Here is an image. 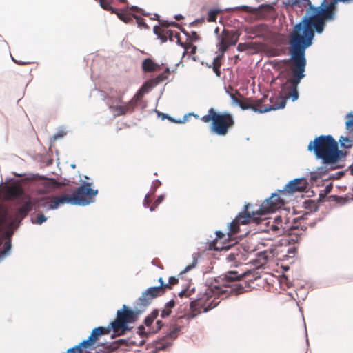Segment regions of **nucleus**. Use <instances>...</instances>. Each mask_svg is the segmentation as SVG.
I'll return each instance as SVG.
<instances>
[{
    "mask_svg": "<svg viewBox=\"0 0 353 353\" xmlns=\"http://www.w3.org/2000/svg\"><path fill=\"white\" fill-rule=\"evenodd\" d=\"M189 37L192 41H196L199 39V36L196 32H192Z\"/></svg>",
    "mask_w": 353,
    "mask_h": 353,
    "instance_id": "nucleus-47",
    "label": "nucleus"
},
{
    "mask_svg": "<svg viewBox=\"0 0 353 353\" xmlns=\"http://www.w3.org/2000/svg\"><path fill=\"white\" fill-rule=\"evenodd\" d=\"M338 174V179L340 178L341 176H343L344 174V173L343 172H338L337 173Z\"/></svg>",
    "mask_w": 353,
    "mask_h": 353,
    "instance_id": "nucleus-59",
    "label": "nucleus"
},
{
    "mask_svg": "<svg viewBox=\"0 0 353 353\" xmlns=\"http://www.w3.org/2000/svg\"><path fill=\"white\" fill-rule=\"evenodd\" d=\"M125 93V91H120L118 94V95L115 97V100L120 103H123L121 105H110L109 106V108L112 110V112L114 113V117H117L120 116H123L127 114L128 113H131L134 110L130 106L131 105L129 104L128 102H123V98Z\"/></svg>",
    "mask_w": 353,
    "mask_h": 353,
    "instance_id": "nucleus-16",
    "label": "nucleus"
},
{
    "mask_svg": "<svg viewBox=\"0 0 353 353\" xmlns=\"http://www.w3.org/2000/svg\"><path fill=\"white\" fill-rule=\"evenodd\" d=\"M217 241H213L212 242L209 243L208 249L210 250H221L223 249V247H217Z\"/></svg>",
    "mask_w": 353,
    "mask_h": 353,
    "instance_id": "nucleus-41",
    "label": "nucleus"
},
{
    "mask_svg": "<svg viewBox=\"0 0 353 353\" xmlns=\"http://www.w3.org/2000/svg\"><path fill=\"white\" fill-rule=\"evenodd\" d=\"M201 120L203 123L211 121L210 129L218 136L224 137L234 126L235 121L233 115L228 112H220L213 108L208 110V114L203 115Z\"/></svg>",
    "mask_w": 353,
    "mask_h": 353,
    "instance_id": "nucleus-5",
    "label": "nucleus"
},
{
    "mask_svg": "<svg viewBox=\"0 0 353 353\" xmlns=\"http://www.w3.org/2000/svg\"><path fill=\"white\" fill-rule=\"evenodd\" d=\"M133 17H134V19H136V23H137L139 27L148 28V26L145 23L143 18L137 16L135 14H133Z\"/></svg>",
    "mask_w": 353,
    "mask_h": 353,
    "instance_id": "nucleus-40",
    "label": "nucleus"
},
{
    "mask_svg": "<svg viewBox=\"0 0 353 353\" xmlns=\"http://www.w3.org/2000/svg\"><path fill=\"white\" fill-rule=\"evenodd\" d=\"M266 225L268 232L277 236L289 234L294 228L286 214L277 216L273 220L268 221Z\"/></svg>",
    "mask_w": 353,
    "mask_h": 353,
    "instance_id": "nucleus-9",
    "label": "nucleus"
},
{
    "mask_svg": "<svg viewBox=\"0 0 353 353\" xmlns=\"http://www.w3.org/2000/svg\"><path fill=\"white\" fill-rule=\"evenodd\" d=\"M71 194H62L55 196L50 202L44 199H41L38 202L23 201V218L32 210H39L41 208L48 209L57 208L60 205L64 203H70L77 205H86L94 201V196L98 194L97 190L92 188L91 183H83L80 187L76 190L71 191ZM25 196H23V201Z\"/></svg>",
    "mask_w": 353,
    "mask_h": 353,
    "instance_id": "nucleus-3",
    "label": "nucleus"
},
{
    "mask_svg": "<svg viewBox=\"0 0 353 353\" xmlns=\"http://www.w3.org/2000/svg\"><path fill=\"white\" fill-rule=\"evenodd\" d=\"M284 205V201L276 194H272V196L265 200L259 206V213L264 215L281 208Z\"/></svg>",
    "mask_w": 353,
    "mask_h": 353,
    "instance_id": "nucleus-14",
    "label": "nucleus"
},
{
    "mask_svg": "<svg viewBox=\"0 0 353 353\" xmlns=\"http://www.w3.org/2000/svg\"><path fill=\"white\" fill-rule=\"evenodd\" d=\"M248 252L241 245H236L230 248L226 260L235 267L242 264L247 260Z\"/></svg>",
    "mask_w": 353,
    "mask_h": 353,
    "instance_id": "nucleus-13",
    "label": "nucleus"
},
{
    "mask_svg": "<svg viewBox=\"0 0 353 353\" xmlns=\"http://www.w3.org/2000/svg\"><path fill=\"white\" fill-rule=\"evenodd\" d=\"M349 170L350 172V174L353 175V165L349 167Z\"/></svg>",
    "mask_w": 353,
    "mask_h": 353,
    "instance_id": "nucleus-57",
    "label": "nucleus"
},
{
    "mask_svg": "<svg viewBox=\"0 0 353 353\" xmlns=\"http://www.w3.org/2000/svg\"><path fill=\"white\" fill-rule=\"evenodd\" d=\"M153 299L150 297V294L147 291L142 293L141 296L138 299V304L143 307L148 306Z\"/></svg>",
    "mask_w": 353,
    "mask_h": 353,
    "instance_id": "nucleus-26",
    "label": "nucleus"
},
{
    "mask_svg": "<svg viewBox=\"0 0 353 353\" xmlns=\"http://www.w3.org/2000/svg\"><path fill=\"white\" fill-rule=\"evenodd\" d=\"M307 184V180L304 178L294 179L286 184L284 188L279 192L282 195L301 192L306 190Z\"/></svg>",
    "mask_w": 353,
    "mask_h": 353,
    "instance_id": "nucleus-15",
    "label": "nucleus"
},
{
    "mask_svg": "<svg viewBox=\"0 0 353 353\" xmlns=\"http://www.w3.org/2000/svg\"><path fill=\"white\" fill-rule=\"evenodd\" d=\"M339 142L341 143V145L342 147L344 146L347 148H349L352 146V141L347 137H341Z\"/></svg>",
    "mask_w": 353,
    "mask_h": 353,
    "instance_id": "nucleus-37",
    "label": "nucleus"
},
{
    "mask_svg": "<svg viewBox=\"0 0 353 353\" xmlns=\"http://www.w3.org/2000/svg\"><path fill=\"white\" fill-rule=\"evenodd\" d=\"M330 187L327 186V187H326V192H330Z\"/></svg>",
    "mask_w": 353,
    "mask_h": 353,
    "instance_id": "nucleus-61",
    "label": "nucleus"
},
{
    "mask_svg": "<svg viewBox=\"0 0 353 353\" xmlns=\"http://www.w3.org/2000/svg\"><path fill=\"white\" fill-rule=\"evenodd\" d=\"M347 117L348 119L345 122L346 128L350 132H353V114H348Z\"/></svg>",
    "mask_w": 353,
    "mask_h": 353,
    "instance_id": "nucleus-35",
    "label": "nucleus"
},
{
    "mask_svg": "<svg viewBox=\"0 0 353 353\" xmlns=\"http://www.w3.org/2000/svg\"><path fill=\"white\" fill-rule=\"evenodd\" d=\"M239 34L236 31L224 29L219 37V42L217 44L219 52H225L230 46L235 45L239 40Z\"/></svg>",
    "mask_w": 353,
    "mask_h": 353,
    "instance_id": "nucleus-10",
    "label": "nucleus"
},
{
    "mask_svg": "<svg viewBox=\"0 0 353 353\" xmlns=\"http://www.w3.org/2000/svg\"><path fill=\"white\" fill-rule=\"evenodd\" d=\"M243 44H242V43H239V44L238 45V46H237V50H238L239 51H243Z\"/></svg>",
    "mask_w": 353,
    "mask_h": 353,
    "instance_id": "nucleus-55",
    "label": "nucleus"
},
{
    "mask_svg": "<svg viewBox=\"0 0 353 353\" xmlns=\"http://www.w3.org/2000/svg\"><path fill=\"white\" fill-rule=\"evenodd\" d=\"M154 32L160 38L163 42H165L168 38L172 41L173 37L177 39V42L180 43V34L177 32H174L171 30L162 28L159 26L154 27Z\"/></svg>",
    "mask_w": 353,
    "mask_h": 353,
    "instance_id": "nucleus-20",
    "label": "nucleus"
},
{
    "mask_svg": "<svg viewBox=\"0 0 353 353\" xmlns=\"http://www.w3.org/2000/svg\"><path fill=\"white\" fill-rule=\"evenodd\" d=\"M1 214H4L6 216V224L3 227V228L8 224V228L6 229L4 232V234L6 236V238L7 239L6 241L4 242L3 244V250L0 252V256H3L6 255L11 248V243L10 240V237L12 236L13 233V230L16 229L19 224V221H17V219H13L9 223H7V215L5 213H1Z\"/></svg>",
    "mask_w": 353,
    "mask_h": 353,
    "instance_id": "nucleus-17",
    "label": "nucleus"
},
{
    "mask_svg": "<svg viewBox=\"0 0 353 353\" xmlns=\"http://www.w3.org/2000/svg\"><path fill=\"white\" fill-rule=\"evenodd\" d=\"M146 291L153 299L163 295L165 292L164 288L161 284L159 286L150 287Z\"/></svg>",
    "mask_w": 353,
    "mask_h": 353,
    "instance_id": "nucleus-25",
    "label": "nucleus"
},
{
    "mask_svg": "<svg viewBox=\"0 0 353 353\" xmlns=\"http://www.w3.org/2000/svg\"><path fill=\"white\" fill-rule=\"evenodd\" d=\"M112 2V0H99V3L102 8L111 13H114L116 12V8L111 6Z\"/></svg>",
    "mask_w": 353,
    "mask_h": 353,
    "instance_id": "nucleus-30",
    "label": "nucleus"
},
{
    "mask_svg": "<svg viewBox=\"0 0 353 353\" xmlns=\"http://www.w3.org/2000/svg\"><path fill=\"white\" fill-rule=\"evenodd\" d=\"M171 343L164 339L157 343L156 349L157 350H164L170 347Z\"/></svg>",
    "mask_w": 353,
    "mask_h": 353,
    "instance_id": "nucleus-32",
    "label": "nucleus"
},
{
    "mask_svg": "<svg viewBox=\"0 0 353 353\" xmlns=\"http://www.w3.org/2000/svg\"><path fill=\"white\" fill-rule=\"evenodd\" d=\"M263 102V99H261L259 101H256L255 103H251L252 105H256V109H263L265 106H268V105H262Z\"/></svg>",
    "mask_w": 353,
    "mask_h": 353,
    "instance_id": "nucleus-44",
    "label": "nucleus"
},
{
    "mask_svg": "<svg viewBox=\"0 0 353 353\" xmlns=\"http://www.w3.org/2000/svg\"><path fill=\"white\" fill-rule=\"evenodd\" d=\"M259 209H255V207L251 204H246L244 210L239 212L236 216V220L242 225H245L251 221L258 223L259 221V216H261Z\"/></svg>",
    "mask_w": 353,
    "mask_h": 353,
    "instance_id": "nucleus-12",
    "label": "nucleus"
},
{
    "mask_svg": "<svg viewBox=\"0 0 353 353\" xmlns=\"http://www.w3.org/2000/svg\"><path fill=\"white\" fill-rule=\"evenodd\" d=\"M308 150H313L318 159H322L324 164L331 165L330 170L337 168L332 166L341 159L343 152L339 150L337 141L331 135H321L311 141Z\"/></svg>",
    "mask_w": 353,
    "mask_h": 353,
    "instance_id": "nucleus-4",
    "label": "nucleus"
},
{
    "mask_svg": "<svg viewBox=\"0 0 353 353\" xmlns=\"http://www.w3.org/2000/svg\"><path fill=\"white\" fill-rule=\"evenodd\" d=\"M152 201L151 194H148L144 199L143 205L145 207H150V204Z\"/></svg>",
    "mask_w": 353,
    "mask_h": 353,
    "instance_id": "nucleus-45",
    "label": "nucleus"
},
{
    "mask_svg": "<svg viewBox=\"0 0 353 353\" xmlns=\"http://www.w3.org/2000/svg\"><path fill=\"white\" fill-rule=\"evenodd\" d=\"M142 69L145 72H152L160 69V66L151 59L147 58L142 63Z\"/></svg>",
    "mask_w": 353,
    "mask_h": 353,
    "instance_id": "nucleus-22",
    "label": "nucleus"
},
{
    "mask_svg": "<svg viewBox=\"0 0 353 353\" xmlns=\"http://www.w3.org/2000/svg\"><path fill=\"white\" fill-rule=\"evenodd\" d=\"M63 135L62 134H55L54 138V139H57L58 138H60Z\"/></svg>",
    "mask_w": 353,
    "mask_h": 353,
    "instance_id": "nucleus-58",
    "label": "nucleus"
},
{
    "mask_svg": "<svg viewBox=\"0 0 353 353\" xmlns=\"http://www.w3.org/2000/svg\"><path fill=\"white\" fill-rule=\"evenodd\" d=\"M165 306L168 307L170 310H172V309L175 306V302L173 300L170 301L165 304Z\"/></svg>",
    "mask_w": 353,
    "mask_h": 353,
    "instance_id": "nucleus-50",
    "label": "nucleus"
},
{
    "mask_svg": "<svg viewBox=\"0 0 353 353\" xmlns=\"http://www.w3.org/2000/svg\"><path fill=\"white\" fill-rule=\"evenodd\" d=\"M285 5L293 8H301L302 10L307 6L314 8L310 0H287Z\"/></svg>",
    "mask_w": 353,
    "mask_h": 353,
    "instance_id": "nucleus-21",
    "label": "nucleus"
},
{
    "mask_svg": "<svg viewBox=\"0 0 353 353\" xmlns=\"http://www.w3.org/2000/svg\"><path fill=\"white\" fill-rule=\"evenodd\" d=\"M220 13L219 10L212 9L210 10L208 13L207 20L208 22H215L217 19L218 14Z\"/></svg>",
    "mask_w": 353,
    "mask_h": 353,
    "instance_id": "nucleus-31",
    "label": "nucleus"
},
{
    "mask_svg": "<svg viewBox=\"0 0 353 353\" xmlns=\"http://www.w3.org/2000/svg\"><path fill=\"white\" fill-rule=\"evenodd\" d=\"M220 68L221 67H218V66H213L212 68H213V71L214 72V73L216 74V75L217 77H220L221 76V70H220Z\"/></svg>",
    "mask_w": 353,
    "mask_h": 353,
    "instance_id": "nucleus-51",
    "label": "nucleus"
},
{
    "mask_svg": "<svg viewBox=\"0 0 353 353\" xmlns=\"http://www.w3.org/2000/svg\"><path fill=\"white\" fill-rule=\"evenodd\" d=\"M114 13L117 15L119 19H121L125 23H130L133 22V14H131V13L129 12L128 9L120 10L116 9V12Z\"/></svg>",
    "mask_w": 353,
    "mask_h": 353,
    "instance_id": "nucleus-23",
    "label": "nucleus"
},
{
    "mask_svg": "<svg viewBox=\"0 0 353 353\" xmlns=\"http://www.w3.org/2000/svg\"><path fill=\"white\" fill-rule=\"evenodd\" d=\"M31 220L33 223L41 224L46 221V217L43 214H39L35 217H32Z\"/></svg>",
    "mask_w": 353,
    "mask_h": 353,
    "instance_id": "nucleus-33",
    "label": "nucleus"
},
{
    "mask_svg": "<svg viewBox=\"0 0 353 353\" xmlns=\"http://www.w3.org/2000/svg\"><path fill=\"white\" fill-rule=\"evenodd\" d=\"M230 96L231 99H232L233 102L236 104H239L241 101V99H239L238 98H236V96L232 93H230Z\"/></svg>",
    "mask_w": 353,
    "mask_h": 353,
    "instance_id": "nucleus-49",
    "label": "nucleus"
},
{
    "mask_svg": "<svg viewBox=\"0 0 353 353\" xmlns=\"http://www.w3.org/2000/svg\"><path fill=\"white\" fill-rule=\"evenodd\" d=\"M181 327L180 326H176L174 327L167 335L172 339H174L177 337L179 332H181Z\"/></svg>",
    "mask_w": 353,
    "mask_h": 353,
    "instance_id": "nucleus-36",
    "label": "nucleus"
},
{
    "mask_svg": "<svg viewBox=\"0 0 353 353\" xmlns=\"http://www.w3.org/2000/svg\"><path fill=\"white\" fill-rule=\"evenodd\" d=\"M239 225L240 223L236 220V219H234L231 223H229L228 232V235L229 237H231L232 235L239 232Z\"/></svg>",
    "mask_w": 353,
    "mask_h": 353,
    "instance_id": "nucleus-28",
    "label": "nucleus"
},
{
    "mask_svg": "<svg viewBox=\"0 0 353 353\" xmlns=\"http://www.w3.org/2000/svg\"><path fill=\"white\" fill-rule=\"evenodd\" d=\"M127 9H128V10H132V11L136 12L141 13L143 15H146V14H145V13L143 12L142 9H141V8H139V7H137V6H131V7H130V8H128Z\"/></svg>",
    "mask_w": 353,
    "mask_h": 353,
    "instance_id": "nucleus-46",
    "label": "nucleus"
},
{
    "mask_svg": "<svg viewBox=\"0 0 353 353\" xmlns=\"http://www.w3.org/2000/svg\"><path fill=\"white\" fill-rule=\"evenodd\" d=\"M144 94L143 93L142 90H139V91L134 95V97L131 99L130 101H128L133 110H134L135 107L137 106V104L139 101L141 100L143 98Z\"/></svg>",
    "mask_w": 353,
    "mask_h": 353,
    "instance_id": "nucleus-29",
    "label": "nucleus"
},
{
    "mask_svg": "<svg viewBox=\"0 0 353 353\" xmlns=\"http://www.w3.org/2000/svg\"><path fill=\"white\" fill-rule=\"evenodd\" d=\"M224 54L225 52H220V54L214 59L212 62L213 66H221V59L223 58Z\"/></svg>",
    "mask_w": 353,
    "mask_h": 353,
    "instance_id": "nucleus-39",
    "label": "nucleus"
},
{
    "mask_svg": "<svg viewBox=\"0 0 353 353\" xmlns=\"http://www.w3.org/2000/svg\"><path fill=\"white\" fill-rule=\"evenodd\" d=\"M241 10L245 12L251 13L258 19L267 17L274 10L270 4H261L258 8H252L248 6H243Z\"/></svg>",
    "mask_w": 353,
    "mask_h": 353,
    "instance_id": "nucleus-18",
    "label": "nucleus"
},
{
    "mask_svg": "<svg viewBox=\"0 0 353 353\" xmlns=\"http://www.w3.org/2000/svg\"><path fill=\"white\" fill-rule=\"evenodd\" d=\"M18 212H19V214H22V207H19V208H18Z\"/></svg>",
    "mask_w": 353,
    "mask_h": 353,
    "instance_id": "nucleus-60",
    "label": "nucleus"
},
{
    "mask_svg": "<svg viewBox=\"0 0 353 353\" xmlns=\"http://www.w3.org/2000/svg\"><path fill=\"white\" fill-rule=\"evenodd\" d=\"M181 46H183L186 50H188L189 48H191L193 45L191 43H179Z\"/></svg>",
    "mask_w": 353,
    "mask_h": 353,
    "instance_id": "nucleus-52",
    "label": "nucleus"
},
{
    "mask_svg": "<svg viewBox=\"0 0 353 353\" xmlns=\"http://www.w3.org/2000/svg\"><path fill=\"white\" fill-rule=\"evenodd\" d=\"M159 316V310H154L151 314L148 316L145 321L144 323L146 327H148V332L152 333L158 332L162 326L163 325V323L160 319H157Z\"/></svg>",
    "mask_w": 353,
    "mask_h": 353,
    "instance_id": "nucleus-19",
    "label": "nucleus"
},
{
    "mask_svg": "<svg viewBox=\"0 0 353 353\" xmlns=\"http://www.w3.org/2000/svg\"><path fill=\"white\" fill-rule=\"evenodd\" d=\"M216 234L217 239H221L223 237L225 236V234L221 231H217L216 232Z\"/></svg>",
    "mask_w": 353,
    "mask_h": 353,
    "instance_id": "nucleus-53",
    "label": "nucleus"
},
{
    "mask_svg": "<svg viewBox=\"0 0 353 353\" xmlns=\"http://www.w3.org/2000/svg\"><path fill=\"white\" fill-rule=\"evenodd\" d=\"M164 196L160 195L158 196V198L155 200V201L150 205V211H154L157 206L163 201Z\"/></svg>",
    "mask_w": 353,
    "mask_h": 353,
    "instance_id": "nucleus-38",
    "label": "nucleus"
},
{
    "mask_svg": "<svg viewBox=\"0 0 353 353\" xmlns=\"http://www.w3.org/2000/svg\"><path fill=\"white\" fill-rule=\"evenodd\" d=\"M11 58L14 63H17L18 65H22V61L21 59L15 60V58L12 54H11Z\"/></svg>",
    "mask_w": 353,
    "mask_h": 353,
    "instance_id": "nucleus-54",
    "label": "nucleus"
},
{
    "mask_svg": "<svg viewBox=\"0 0 353 353\" xmlns=\"http://www.w3.org/2000/svg\"><path fill=\"white\" fill-rule=\"evenodd\" d=\"M136 318L137 314L123 305L122 309L117 311L115 320L110 324V328L114 334L123 335L128 330V324L133 323Z\"/></svg>",
    "mask_w": 353,
    "mask_h": 353,
    "instance_id": "nucleus-8",
    "label": "nucleus"
},
{
    "mask_svg": "<svg viewBox=\"0 0 353 353\" xmlns=\"http://www.w3.org/2000/svg\"><path fill=\"white\" fill-rule=\"evenodd\" d=\"M286 83L287 81L281 86L282 92L285 96H278L270 98V101L272 103L270 105V106H265L263 109H256V105H253L248 102L250 100L249 99L241 100L239 105L243 110L252 109L254 112L259 113H264L271 110H276L280 108H283L286 104V99L290 98L292 99V97L288 96V93L290 92L288 88L290 86V84L288 85V88H283Z\"/></svg>",
    "mask_w": 353,
    "mask_h": 353,
    "instance_id": "nucleus-7",
    "label": "nucleus"
},
{
    "mask_svg": "<svg viewBox=\"0 0 353 353\" xmlns=\"http://www.w3.org/2000/svg\"><path fill=\"white\" fill-rule=\"evenodd\" d=\"M172 310L167 307L165 305L164 308L161 311V318H165L170 315Z\"/></svg>",
    "mask_w": 353,
    "mask_h": 353,
    "instance_id": "nucleus-42",
    "label": "nucleus"
},
{
    "mask_svg": "<svg viewBox=\"0 0 353 353\" xmlns=\"http://www.w3.org/2000/svg\"><path fill=\"white\" fill-rule=\"evenodd\" d=\"M191 48V53L194 54L196 52V47L195 46H193Z\"/></svg>",
    "mask_w": 353,
    "mask_h": 353,
    "instance_id": "nucleus-56",
    "label": "nucleus"
},
{
    "mask_svg": "<svg viewBox=\"0 0 353 353\" xmlns=\"http://www.w3.org/2000/svg\"><path fill=\"white\" fill-rule=\"evenodd\" d=\"M152 85L153 84L152 83V82L150 80H148L142 85V87L139 90H142L143 94L147 93L153 88H154V86Z\"/></svg>",
    "mask_w": 353,
    "mask_h": 353,
    "instance_id": "nucleus-34",
    "label": "nucleus"
},
{
    "mask_svg": "<svg viewBox=\"0 0 353 353\" xmlns=\"http://www.w3.org/2000/svg\"><path fill=\"white\" fill-rule=\"evenodd\" d=\"M28 184H30L32 186V189L39 194H47L62 185L61 183H59L52 179H46L38 174L31 173H23V190L25 189V186ZM23 195L25 196V203L30 202V201H33V203L38 202L41 199L47 201V199L43 197L37 199L28 197L24 192ZM50 201H49V202Z\"/></svg>",
    "mask_w": 353,
    "mask_h": 353,
    "instance_id": "nucleus-6",
    "label": "nucleus"
},
{
    "mask_svg": "<svg viewBox=\"0 0 353 353\" xmlns=\"http://www.w3.org/2000/svg\"><path fill=\"white\" fill-rule=\"evenodd\" d=\"M119 1L123 3H127V0H119Z\"/></svg>",
    "mask_w": 353,
    "mask_h": 353,
    "instance_id": "nucleus-62",
    "label": "nucleus"
},
{
    "mask_svg": "<svg viewBox=\"0 0 353 353\" xmlns=\"http://www.w3.org/2000/svg\"><path fill=\"white\" fill-rule=\"evenodd\" d=\"M22 194V181L17 180L9 185H4L0 189V198L12 200Z\"/></svg>",
    "mask_w": 353,
    "mask_h": 353,
    "instance_id": "nucleus-11",
    "label": "nucleus"
},
{
    "mask_svg": "<svg viewBox=\"0 0 353 353\" xmlns=\"http://www.w3.org/2000/svg\"><path fill=\"white\" fill-rule=\"evenodd\" d=\"M319 173L320 174H327L328 169L327 168V166H321L318 168Z\"/></svg>",
    "mask_w": 353,
    "mask_h": 353,
    "instance_id": "nucleus-48",
    "label": "nucleus"
},
{
    "mask_svg": "<svg viewBox=\"0 0 353 353\" xmlns=\"http://www.w3.org/2000/svg\"><path fill=\"white\" fill-rule=\"evenodd\" d=\"M158 281L160 283V284L162 285V287L164 288L165 292H166L167 290L172 289V286L177 284L179 282L178 279H176L174 276H171L169 278L168 283H165L163 278L160 277L158 280Z\"/></svg>",
    "mask_w": 353,
    "mask_h": 353,
    "instance_id": "nucleus-27",
    "label": "nucleus"
},
{
    "mask_svg": "<svg viewBox=\"0 0 353 353\" xmlns=\"http://www.w3.org/2000/svg\"><path fill=\"white\" fill-rule=\"evenodd\" d=\"M197 264V259H194L191 265H187L183 272H187L194 268Z\"/></svg>",
    "mask_w": 353,
    "mask_h": 353,
    "instance_id": "nucleus-43",
    "label": "nucleus"
},
{
    "mask_svg": "<svg viewBox=\"0 0 353 353\" xmlns=\"http://www.w3.org/2000/svg\"><path fill=\"white\" fill-rule=\"evenodd\" d=\"M170 73V69L168 68H167L165 69V70L162 74H159L155 78H152V79H150V81L153 84L152 85H154L155 87L157 85H159V83L167 80Z\"/></svg>",
    "mask_w": 353,
    "mask_h": 353,
    "instance_id": "nucleus-24",
    "label": "nucleus"
},
{
    "mask_svg": "<svg viewBox=\"0 0 353 353\" xmlns=\"http://www.w3.org/2000/svg\"><path fill=\"white\" fill-rule=\"evenodd\" d=\"M249 274V272L239 273L237 271H229L221 275L216 281L219 285L212 284L208 288L204 294L190 303V312L179 316L178 321L184 317L188 319H193L202 312H207L214 308L220 303L219 300L220 297L225 299L244 293L248 285L247 281L242 279Z\"/></svg>",
    "mask_w": 353,
    "mask_h": 353,
    "instance_id": "nucleus-2",
    "label": "nucleus"
},
{
    "mask_svg": "<svg viewBox=\"0 0 353 353\" xmlns=\"http://www.w3.org/2000/svg\"><path fill=\"white\" fill-rule=\"evenodd\" d=\"M218 30H219V28H216V30H215V32H218Z\"/></svg>",
    "mask_w": 353,
    "mask_h": 353,
    "instance_id": "nucleus-63",
    "label": "nucleus"
},
{
    "mask_svg": "<svg viewBox=\"0 0 353 353\" xmlns=\"http://www.w3.org/2000/svg\"><path fill=\"white\" fill-rule=\"evenodd\" d=\"M337 0H332L324 7H318L314 9V14L304 19L296 24L293 30L289 34V52L290 60V71L292 77L287 80L284 88H288L290 92L288 96L292 97V101L299 98L298 85L305 74L307 60L305 50L312 43L314 37L315 30L321 33L325 28V21L334 19L335 5Z\"/></svg>",
    "mask_w": 353,
    "mask_h": 353,
    "instance_id": "nucleus-1",
    "label": "nucleus"
}]
</instances>
